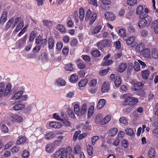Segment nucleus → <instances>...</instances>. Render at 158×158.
Segmentation results:
<instances>
[{"label":"nucleus","mask_w":158,"mask_h":158,"mask_svg":"<svg viewBox=\"0 0 158 158\" xmlns=\"http://www.w3.org/2000/svg\"><path fill=\"white\" fill-rule=\"evenodd\" d=\"M130 94H127L123 95V98L124 100L123 101L122 104L124 106H128L125 109V111L129 112L134 109V105L138 102L137 98L131 97Z\"/></svg>","instance_id":"1"},{"label":"nucleus","mask_w":158,"mask_h":158,"mask_svg":"<svg viewBox=\"0 0 158 158\" xmlns=\"http://www.w3.org/2000/svg\"><path fill=\"white\" fill-rule=\"evenodd\" d=\"M143 7L142 5H140L137 7L136 10V14L139 15V18L140 19L146 18V15L143 13Z\"/></svg>","instance_id":"2"},{"label":"nucleus","mask_w":158,"mask_h":158,"mask_svg":"<svg viewBox=\"0 0 158 158\" xmlns=\"http://www.w3.org/2000/svg\"><path fill=\"white\" fill-rule=\"evenodd\" d=\"M5 85L3 83H0V98L3 95L4 96H6L10 93V91L5 89Z\"/></svg>","instance_id":"3"},{"label":"nucleus","mask_w":158,"mask_h":158,"mask_svg":"<svg viewBox=\"0 0 158 158\" xmlns=\"http://www.w3.org/2000/svg\"><path fill=\"white\" fill-rule=\"evenodd\" d=\"M104 16L107 20L110 21H114L115 19V16L112 12L110 11L106 12Z\"/></svg>","instance_id":"4"},{"label":"nucleus","mask_w":158,"mask_h":158,"mask_svg":"<svg viewBox=\"0 0 158 158\" xmlns=\"http://www.w3.org/2000/svg\"><path fill=\"white\" fill-rule=\"evenodd\" d=\"M72 149L70 146L67 147L65 149V150L61 154L60 158H67V156L69 154L72 153Z\"/></svg>","instance_id":"5"},{"label":"nucleus","mask_w":158,"mask_h":158,"mask_svg":"<svg viewBox=\"0 0 158 158\" xmlns=\"http://www.w3.org/2000/svg\"><path fill=\"white\" fill-rule=\"evenodd\" d=\"M27 39V35H26L18 41L17 44L19 48H21L24 47L26 44Z\"/></svg>","instance_id":"6"},{"label":"nucleus","mask_w":158,"mask_h":158,"mask_svg":"<svg viewBox=\"0 0 158 158\" xmlns=\"http://www.w3.org/2000/svg\"><path fill=\"white\" fill-rule=\"evenodd\" d=\"M55 40L52 36H50L48 39V48L49 49H53L55 44Z\"/></svg>","instance_id":"7"},{"label":"nucleus","mask_w":158,"mask_h":158,"mask_svg":"<svg viewBox=\"0 0 158 158\" xmlns=\"http://www.w3.org/2000/svg\"><path fill=\"white\" fill-rule=\"evenodd\" d=\"M77 67L80 69H84L85 66L86 65L84 62L81 59H77L75 62Z\"/></svg>","instance_id":"8"},{"label":"nucleus","mask_w":158,"mask_h":158,"mask_svg":"<svg viewBox=\"0 0 158 158\" xmlns=\"http://www.w3.org/2000/svg\"><path fill=\"white\" fill-rule=\"evenodd\" d=\"M141 19L138 23V26L139 28H142L146 26L147 27L149 26V24H148L147 20L145 18Z\"/></svg>","instance_id":"9"},{"label":"nucleus","mask_w":158,"mask_h":158,"mask_svg":"<svg viewBox=\"0 0 158 158\" xmlns=\"http://www.w3.org/2000/svg\"><path fill=\"white\" fill-rule=\"evenodd\" d=\"M54 147L52 144H48L45 147L46 152L48 153H51L54 151Z\"/></svg>","instance_id":"10"},{"label":"nucleus","mask_w":158,"mask_h":158,"mask_svg":"<svg viewBox=\"0 0 158 158\" xmlns=\"http://www.w3.org/2000/svg\"><path fill=\"white\" fill-rule=\"evenodd\" d=\"M49 126L54 128H59L62 126L61 123L58 122H52L49 123Z\"/></svg>","instance_id":"11"},{"label":"nucleus","mask_w":158,"mask_h":158,"mask_svg":"<svg viewBox=\"0 0 158 158\" xmlns=\"http://www.w3.org/2000/svg\"><path fill=\"white\" fill-rule=\"evenodd\" d=\"M87 106L86 103H84L81 106L80 109V113L82 116H84L86 113Z\"/></svg>","instance_id":"12"},{"label":"nucleus","mask_w":158,"mask_h":158,"mask_svg":"<svg viewBox=\"0 0 158 158\" xmlns=\"http://www.w3.org/2000/svg\"><path fill=\"white\" fill-rule=\"evenodd\" d=\"M109 88V84L108 82H105L102 86L101 90L102 93L107 92Z\"/></svg>","instance_id":"13"},{"label":"nucleus","mask_w":158,"mask_h":158,"mask_svg":"<svg viewBox=\"0 0 158 158\" xmlns=\"http://www.w3.org/2000/svg\"><path fill=\"white\" fill-rule=\"evenodd\" d=\"M79 15V18L81 21L83 20L85 17V11L83 8L81 7L78 10Z\"/></svg>","instance_id":"14"},{"label":"nucleus","mask_w":158,"mask_h":158,"mask_svg":"<svg viewBox=\"0 0 158 158\" xmlns=\"http://www.w3.org/2000/svg\"><path fill=\"white\" fill-rule=\"evenodd\" d=\"M27 141V138L25 136H19V139L16 142L17 145H20L24 143Z\"/></svg>","instance_id":"15"},{"label":"nucleus","mask_w":158,"mask_h":158,"mask_svg":"<svg viewBox=\"0 0 158 158\" xmlns=\"http://www.w3.org/2000/svg\"><path fill=\"white\" fill-rule=\"evenodd\" d=\"M135 37L131 36L129 38L127 37H124L123 40H125L127 43V44L129 45L131 44L134 41Z\"/></svg>","instance_id":"16"},{"label":"nucleus","mask_w":158,"mask_h":158,"mask_svg":"<svg viewBox=\"0 0 158 158\" xmlns=\"http://www.w3.org/2000/svg\"><path fill=\"white\" fill-rule=\"evenodd\" d=\"M64 69L67 71L72 72L74 69L73 64L71 63H69L66 64L64 66Z\"/></svg>","instance_id":"17"},{"label":"nucleus","mask_w":158,"mask_h":158,"mask_svg":"<svg viewBox=\"0 0 158 158\" xmlns=\"http://www.w3.org/2000/svg\"><path fill=\"white\" fill-rule=\"evenodd\" d=\"M58 30L61 33L64 34L66 32V29L65 27L62 24H58L57 25Z\"/></svg>","instance_id":"18"},{"label":"nucleus","mask_w":158,"mask_h":158,"mask_svg":"<svg viewBox=\"0 0 158 158\" xmlns=\"http://www.w3.org/2000/svg\"><path fill=\"white\" fill-rule=\"evenodd\" d=\"M88 81L87 78H84L81 79L78 83V86L79 87L85 86L88 83Z\"/></svg>","instance_id":"19"},{"label":"nucleus","mask_w":158,"mask_h":158,"mask_svg":"<svg viewBox=\"0 0 158 158\" xmlns=\"http://www.w3.org/2000/svg\"><path fill=\"white\" fill-rule=\"evenodd\" d=\"M78 80V77L75 73L72 74L70 77L69 81L72 83H74L76 82Z\"/></svg>","instance_id":"20"},{"label":"nucleus","mask_w":158,"mask_h":158,"mask_svg":"<svg viewBox=\"0 0 158 158\" xmlns=\"http://www.w3.org/2000/svg\"><path fill=\"white\" fill-rule=\"evenodd\" d=\"M127 67V64L125 63H122L119 65L118 70L120 73H122L124 72L126 69Z\"/></svg>","instance_id":"21"},{"label":"nucleus","mask_w":158,"mask_h":158,"mask_svg":"<svg viewBox=\"0 0 158 158\" xmlns=\"http://www.w3.org/2000/svg\"><path fill=\"white\" fill-rule=\"evenodd\" d=\"M143 84L141 82H136L134 84V89L138 90L142 88Z\"/></svg>","instance_id":"22"},{"label":"nucleus","mask_w":158,"mask_h":158,"mask_svg":"<svg viewBox=\"0 0 158 158\" xmlns=\"http://www.w3.org/2000/svg\"><path fill=\"white\" fill-rule=\"evenodd\" d=\"M155 154V151L154 148H151L149 150L148 154L149 158H154Z\"/></svg>","instance_id":"23"},{"label":"nucleus","mask_w":158,"mask_h":158,"mask_svg":"<svg viewBox=\"0 0 158 158\" xmlns=\"http://www.w3.org/2000/svg\"><path fill=\"white\" fill-rule=\"evenodd\" d=\"M23 94V91L22 90L19 91L14 94L12 97V99L13 100H16L20 98Z\"/></svg>","instance_id":"24"},{"label":"nucleus","mask_w":158,"mask_h":158,"mask_svg":"<svg viewBox=\"0 0 158 158\" xmlns=\"http://www.w3.org/2000/svg\"><path fill=\"white\" fill-rule=\"evenodd\" d=\"M118 131V130L117 128H112L109 130L108 133L110 136H113L117 134Z\"/></svg>","instance_id":"25"},{"label":"nucleus","mask_w":158,"mask_h":158,"mask_svg":"<svg viewBox=\"0 0 158 158\" xmlns=\"http://www.w3.org/2000/svg\"><path fill=\"white\" fill-rule=\"evenodd\" d=\"M14 21V19L13 18H12L7 22L6 23L5 27V29L6 30H8L9 28H10L11 25L12 24Z\"/></svg>","instance_id":"26"},{"label":"nucleus","mask_w":158,"mask_h":158,"mask_svg":"<svg viewBox=\"0 0 158 158\" xmlns=\"http://www.w3.org/2000/svg\"><path fill=\"white\" fill-rule=\"evenodd\" d=\"M143 56L146 58H148L150 56L149 49L148 48H145L141 52Z\"/></svg>","instance_id":"27"},{"label":"nucleus","mask_w":158,"mask_h":158,"mask_svg":"<svg viewBox=\"0 0 158 158\" xmlns=\"http://www.w3.org/2000/svg\"><path fill=\"white\" fill-rule=\"evenodd\" d=\"M41 59L43 61H47L48 60V55L45 52H43L41 55Z\"/></svg>","instance_id":"28"},{"label":"nucleus","mask_w":158,"mask_h":158,"mask_svg":"<svg viewBox=\"0 0 158 158\" xmlns=\"http://www.w3.org/2000/svg\"><path fill=\"white\" fill-rule=\"evenodd\" d=\"M64 148H62L59 150L58 151L56 152L54 154V157L55 158H57L65 150Z\"/></svg>","instance_id":"29"},{"label":"nucleus","mask_w":158,"mask_h":158,"mask_svg":"<svg viewBox=\"0 0 158 158\" xmlns=\"http://www.w3.org/2000/svg\"><path fill=\"white\" fill-rule=\"evenodd\" d=\"M12 118L13 120L17 122H21L23 120L22 118L20 116L18 115H13Z\"/></svg>","instance_id":"30"},{"label":"nucleus","mask_w":158,"mask_h":158,"mask_svg":"<svg viewBox=\"0 0 158 158\" xmlns=\"http://www.w3.org/2000/svg\"><path fill=\"white\" fill-rule=\"evenodd\" d=\"M25 107V105L22 104H19L13 106L14 109L15 110H19L23 109Z\"/></svg>","instance_id":"31"},{"label":"nucleus","mask_w":158,"mask_h":158,"mask_svg":"<svg viewBox=\"0 0 158 158\" xmlns=\"http://www.w3.org/2000/svg\"><path fill=\"white\" fill-rule=\"evenodd\" d=\"M44 25L45 26L49 28L52 25V21L47 20H44L43 21Z\"/></svg>","instance_id":"32"},{"label":"nucleus","mask_w":158,"mask_h":158,"mask_svg":"<svg viewBox=\"0 0 158 158\" xmlns=\"http://www.w3.org/2000/svg\"><path fill=\"white\" fill-rule=\"evenodd\" d=\"M141 73L143 78L145 79H147L149 75V71L147 69L142 71Z\"/></svg>","instance_id":"33"},{"label":"nucleus","mask_w":158,"mask_h":158,"mask_svg":"<svg viewBox=\"0 0 158 158\" xmlns=\"http://www.w3.org/2000/svg\"><path fill=\"white\" fill-rule=\"evenodd\" d=\"M94 110V107L92 106H91L89 108L87 114L88 118H90L93 114Z\"/></svg>","instance_id":"34"},{"label":"nucleus","mask_w":158,"mask_h":158,"mask_svg":"<svg viewBox=\"0 0 158 158\" xmlns=\"http://www.w3.org/2000/svg\"><path fill=\"white\" fill-rule=\"evenodd\" d=\"M121 78L118 76H116L115 77L114 81V84L115 86L117 87H119L121 85Z\"/></svg>","instance_id":"35"},{"label":"nucleus","mask_w":158,"mask_h":158,"mask_svg":"<svg viewBox=\"0 0 158 158\" xmlns=\"http://www.w3.org/2000/svg\"><path fill=\"white\" fill-rule=\"evenodd\" d=\"M55 136V134L53 132H51L47 133L45 136V139H50L53 138Z\"/></svg>","instance_id":"36"},{"label":"nucleus","mask_w":158,"mask_h":158,"mask_svg":"<svg viewBox=\"0 0 158 158\" xmlns=\"http://www.w3.org/2000/svg\"><path fill=\"white\" fill-rule=\"evenodd\" d=\"M87 149L88 155L90 156H92L93 152V149L92 146L89 144L87 146Z\"/></svg>","instance_id":"37"},{"label":"nucleus","mask_w":158,"mask_h":158,"mask_svg":"<svg viewBox=\"0 0 158 158\" xmlns=\"http://www.w3.org/2000/svg\"><path fill=\"white\" fill-rule=\"evenodd\" d=\"M74 111L75 114L77 115H79L80 113V108L78 104H76L74 106Z\"/></svg>","instance_id":"38"},{"label":"nucleus","mask_w":158,"mask_h":158,"mask_svg":"<svg viewBox=\"0 0 158 158\" xmlns=\"http://www.w3.org/2000/svg\"><path fill=\"white\" fill-rule=\"evenodd\" d=\"M97 14L96 13H93L90 18L89 24L90 25L94 23L95 22V19H96L97 17Z\"/></svg>","instance_id":"39"},{"label":"nucleus","mask_w":158,"mask_h":158,"mask_svg":"<svg viewBox=\"0 0 158 158\" xmlns=\"http://www.w3.org/2000/svg\"><path fill=\"white\" fill-rule=\"evenodd\" d=\"M152 57L154 59L158 58V51L155 49H153L152 52Z\"/></svg>","instance_id":"40"},{"label":"nucleus","mask_w":158,"mask_h":158,"mask_svg":"<svg viewBox=\"0 0 158 158\" xmlns=\"http://www.w3.org/2000/svg\"><path fill=\"white\" fill-rule=\"evenodd\" d=\"M56 82L57 84L60 86H64L66 85L65 81L60 78L57 80Z\"/></svg>","instance_id":"41"},{"label":"nucleus","mask_w":158,"mask_h":158,"mask_svg":"<svg viewBox=\"0 0 158 158\" xmlns=\"http://www.w3.org/2000/svg\"><path fill=\"white\" fill-rule=\"evenodd\" d=\"M113 62V61L112 60H108L102 62L101 65L102 66H109L111 65Z\"/></svg>","instance_id":"42"},{"label":"nucleus","mask_w":158,"mask_h":158,"mask_svg":"<svg viewBox=\"0 0 158 158\" xmlns=\"http://www.w3.org/2000/svg\"><path fill=\"white\" fill-rule=\"evenodd\" d=\"M92 13L90 9H88L85 14V20L86 21H88L90 19V16Z\"/></svg>","instance_id":"43"},{"label":"nucleus","mask_w":158,"mask_h":158,"mask_svg":"<svg viewBox=\"0 0 158 158\" xmlns=\"http://www.w3.org/2000/svg\"><path fill=\"white\" fill-rule=\"evenodd\" d=\"M81 132V131L80 130H78L76 131L74 134L73 137V140L74 141H76L78 137V135H79Z\"/></svg>","instance_id":"44"},{"label":"nucleus","mask_w":158,"mask_h":158,"mask_svg":"<svg viewBox=\"0 0 158 158\" xmlns=\"http://www.w3.org/2000/svg\"><path fill=\"white\" fill-rule=\"evenodd\" d=\"M125 132L127 135L130 136H133L134 134L133 130L131 128H127L126 129Z\"/></svg>","instance_id":"45"},{"label":"nucleus","mask_w":158,"mask_h":158,"mask_svg":"<svg viewBox=\"0 0 158 158\" xmlns=\"http://www.w3.org/2000/svg\"><path fill=\"white\" fill-rule=\"evenodd\" d=\"M118 33L121 37H123V39L124 37L126 36V31L123 28L120 29L118 31Z\"/></svg>","instance_id":"46"},{"label":"nucleus","mask_w":158,"mask_h":158,"mask_svg":"<svg viewBox=\"0 0 158 158\" xmlns=\"http://www.w3.org/2000/svg\"><path fill=\"white\" fill-rule=\"evenodd\" d=\"M109 70L110 68L109 67L107 69L101 70L99 72V75L102 76H105Z\"/></svg>","instance_id":"47"},{"label":"nucleus","mask_w":158,"mask_h":158,"mask_svg":"<svg viewBox=\"0 0 158 158\" xmlns=\"http://www.w3.org/2000/svg\"><path fill=\"white\" fill-rule=\"evenodd\" d=\"M35 32L34 31H32L30 34V37L29 40L30 42H32L34 40V38L36 36Z\"/></svg>","instance_id":"48"},{"label":"nucleus","mask_w":158,"mask_h":158,"mask_svg":"<svg viewBox=\"0 0 158 158\" xmlns=\"http://www.w3.org/2000/svg\"><path fill=\"white\" fill-rule=\"evenodd\" d=\"M37 55L35 53H31L27 55V58L28 59H35L37 57Z\"/></svg>","instance_id":"49"},{"label":"nucleus","mask_w":158,"mask_h":158,"mask_svg":"<svg viewBox=\"0 0 158 158\" xmlns=\"http://www.w3.org/2000/svg\"><path fill=\"white\" fill-rule=\"evenodd\" d=\"M89 121H87L85 124H83V128L88 130H90L91 129V126L89 125Z\"/></svg>","instance_id":"50"},{"label":"nucleus","mask_w":158,"mask_h":158,"mask_svg":"<svg viewBox=\"0 0 158 158\" xmlns=\"http://www.w3.org/2000/svg\"><path fill=\"white\" fill-rule=\"evenodd\" d=\"M67 113L72 118H74L75 115L73 110L69 108L67 109Z\"/></svg>","instance_id":"51"},{"label":"nucleus","mask_w":158,"mask_h":158,"mask_svg":"<svg viewBox=\"0 0 158 158\" xmlns=\"http://www.w3.org/2000/svg\"><path fill=\"white\" fill-rule=\"evenodd\" d=\"M1 128L2 131L4 133H7L9 131L8 127L4 124L1 125Z\"/></svg>","instance_id":"52"},{"label":"nucleus","mask_w":158,"mask_h":158,"mask_svg":"<svg viewBox=\"0 0 158 158\" xmlns=\"http://www.w3.org/2000/svg\"><path fill=\"white\" fill-rule=\"evenodd\" d=\"M134 68L135 70L138 72L140 69V66L139 64L137 62H135L134 64Z\"/></svg>","instance_id":"53"},{"label":"nucleus","mask_w":158,"mask_h":158,"mask_svg":"<svg viewBox=\"0 0 158 158\" xmlns=\"http://www.w3.org/2000/svg\"><path fill=\"white\" fill-rule=\"evenodd\" d=\"M82 59L86 62H89L91 61V59L89 56L85 55H83L81 56Z\"/></svg>","instance_id":"54"},{"label":"nucleus","mask_w":158,"mask_h":158,"mask_svg":"<svg viewBox=\"0 0 158 158\" xmlns=\"http://www.w3.org/2000/svg\"><path fill=\"white\" fill-rule=\"evenodd\" d=\"M137 0H127V4L131 6H134L137 2Z\"/></svg>","instance_id":"55"},{"label":"nucleus","mask_w":158,"mask_h":158,"mask_svg":"<svg viewBox=\"0 0 158 158\" xmlns=\"http://www.w3.org/2000/svg\"><path fill=\"white\" fill-rule=\"evenodd\" d=\"M119 121L121 123L126 125L128 123L127 118L125 117H122L119 119Z\"/></svg>","instance_id":"56"},{"label":"nucleus","mask_w":158,"mask_h":158,"mask_svg":"<svg viewBox=\"0 0 158 158\" xmlns=\"http://www.w3.org/2000/svg\"><path fill=\"white\" fill-rule=\"evenodd\" d=\"M41 47L40 45H36L33 48L32 52L34 53H38L39 52L41 49Z\"/></svg>","instance_id":"57"},{"label":"nucleus","mask_w":158,"mask_h":158,"mask_svg":"<svg viewBox=\"0 0 158 158\" xmlns=\"http://www.w3.org/2000/svg\"><path fill=\"white\" fill-rule=\"evenodd\" d=\"M136 50L139 53H141L143 50V45L142 44H139L136 47Z\"/></svg>","instance_id":"58"},{"label":"nucleus","mask_w":158,"mask_h":158,"mask_svg":"<svg viewBox=\"0 0 158 158\" xmlns=\"http://www.w3.org/2000/svg\"><path fill=\"white\" fill-rule=\"evenodd\" d=\"M108 5H106V4L102 3L101 5V9L102 10H109L110 8V7L109 6H108Z\"/></svg>","instance_id":"59"},{"label":"nucleus","mask_w":158,"mask_h":158,"mask_svg":"<svg viewBox=\"0 0 158 158\" xmlns=\"http://www.w3.org/2000/svg\"><path fill=\"white\" fill-rule=\"evenodd\" d=\"M81 151V148L80 146L77 145L74 147V152L76 154H78L80 153Z\"/></svg>","instance_id":"60"},{"label":"nucleus","mask_w":158,"mask_h":158,"mask_svg":"<svg viewBox=\"0 0 158 158\" xmlns=\"http://www.w3.org/2000/svg\"><path fill=\"white\" fill-rule=\"evenodd\" d=\"M63 46V43L60 41L58 42L56 44V48L57 50H60Z\"/></svg>","instance_id":"61"},{"label":"nucleus","mask_w":158,"mask_h":158,"mask_svg":"<svg viewBox=\"0 0 158 158\" xmlns=\"http://www.w3.org/2000/svg\"><path fill=\"white\" fill-rule=\"evenodd\" d=\"M77 43V40L76 39H74L71 41L70 45L71 46L75 47L76 46Z\"/></svg>","instance_id":"62"},{"label":"nucleus","mask_w":158,"mask_h":158,"mask_svg":"<svg viewBox=\"0 0 158 158\" xmlns=\"http://www.w3.org/2000/svg\"><path fill=\"white\" fill-rule=\"evenodd\" d=\"M106 103V100L104 99H102L99 100V109L102 108Z\"/></svg>","instance_id":"63"},{"label":"nucleus","mask_w":158,"mask_h":158,"mask_svg":"<svg viewBox=\"0 0 158 158\" xmlns=\"http://www.w3.org/2000/svg\"><path fill=\"white\" fill-rule=\"evenodd\" d=\"M92 56L94 57H97L99 56V50H94L91 53Z\"/></svg>","instance_id":"64"}]
</instances>
